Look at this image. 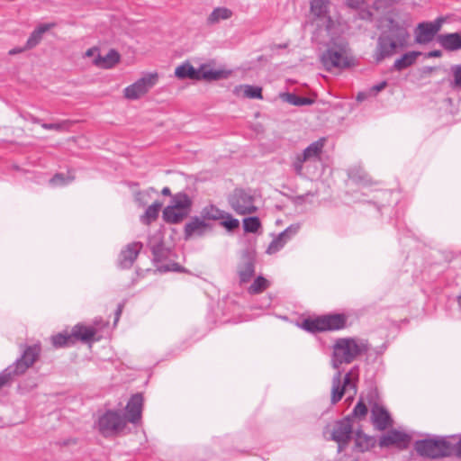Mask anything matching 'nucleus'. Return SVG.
Returning <instances> with one entry per match:
<instances>
[{"mask_svg":"<svg viewBox=\"0 0 461 461\" xmlns=\"http://www.w3.org/2000/svg\"><path fill=\"white\" fill-rule=\"evenodd\" d=\"M372 8L378 16L376 28L380 32L373 58L381 63L408 46L411 23L409 15L398 8L396 0H374Z\"/></svg>","mask_w":461,"mask_h":461,"instance_id":"f257e3e1","label":"nucleus"},{"mask_svg":"<svg viewBox=\"0 0 461 461\" xmlns=\"http://www.w3.org/2000/svg\"><path fill=\"white\" fill-rule=\"evenodd\" d=\"M367 350L366 343L358 339H339L333 345L331 366L337 370L332 378L331 402L337 403L345 393L348 394L347 401L351 402L357 392L358 368L354 366L341 379L339 366L349 364L355 358Z\"/></svg>","mask_w":461,"mask_h":461,"instance_id":"f03ea898","label":"nucleus"},{"mask_svg":"<svg viewBox=\"0 0 461 461\" xmlns=\"http://www.w3.org/2000/svg\"><path fill=\"white\" fill-rule=\"evenodd\" d=\"M348 43L343 40L333 41L328 45L327 50L321 56V62L326 70L348 68L351 59L348 53Z\"/></svg>","mask_w":461,"mask_h":461,"instance_id":"7ed1b4c3","label":"nucleus"},{"mask_svg":"<svg viewBox=\"0 0 461 461\" xmlns=\"http://www.w3.org/2000/svg\"><path fill=\"white\" fill-rule=\"evenodd\" d=\"M414 448L420 456L432 459L449 456L453 454L452 444L444 438L417 440Z\"/></svg>","mask_w":461,"mask_h":461,"instance_id":"20e7f679","label":"nucleus"},{"mask_svg":"<svg viewBox=\"0 0 461 461\" xmlns=\"http://www.w3.org/2000/svg\"><path fill=\"white\" fill-rule=\"evenodd\" d=\"M330 0H312L310 13L316 26L324 28L329 34H334L339 21L330 14Z\"/></svg>","mask_w":461,"mask_h":461,"instance_id":"39448f33","label":"nucleus"},{"mask_svg":"<svg viewBox=\"0 0 461 461\" xmlns=\"http://www.w3.org/2000/svg\"><path fill=\"white\" fill-rule=\"evenodd\" d=\"M126 423L127 418L121 411H107L99 417L96 427L104 437H113L122 432Z\"/></svg>","mask_w":461,"mask_h":461,"instance_id":"423d86ee","label":"nucleus"},{"mask_svg":"<svg viewBox=\"0 0 461 461\" xmlns=\"http://www.w3.org/2000/svg\"><path fill=\"white\" fill-rule=\"evenodd\" d=\"M228 203L239 215L253 214L258 211L256 196L250 190L235 189L228 197Z\"/></svg>","mask_w":461,"mask_h":461,"instance_id":"0eeeda50","label":"nucleus"},{"mask_svg":"<svg viewBox=\"0 0 461 461\" xmlns=\"http://www.w3.org/2000/svg\"><path fill=\"white\" fill-rule=\"evenodd\" d=\"M325 145V139L321 138L311 143L303 153L296 154L292 162V168L297 176L303 175V164L305 162L319 161Z\"/></svg>","mask_w":461,"mask_h":461,"instance_id":"6e6552de","label":"nucleus"},{"mask_svg":"<svg viewBox=\"0 0 461 461\" xmlns=\"http://www.w3.org/2000/svg\"><path fill=\"white\" fill-rule=\"evenodd\" d=\"M346 324V318L342 314L325 315L314 320H305L303 327L309 331H324L342 329Z\"/></svg>","mask_w":461,"mask_h":461,"instance_id":"1a4fd4ad","label":"nucleus"},{"mask_svg":"<svg viewBox=\"0 0 461 461\" xmlns=\"http://www.w3.org/2000/svg\"><path fill=\"white\" fill-rule=\"evenodd\" d=\"M157 81V73L147 74L124 89V97L130 100L139 99L147 94L156 85Z\"/></svg>","mask_w":461,"mask_h":461,"instance_id":"9d476101","label":"nucleus"},{"mask_svg":"<svg viewBox=\"0 0 461 461\" xmlns=\"http://www.w3.org/2000/svg\"><path fill=\"white\" fill-rule=\"evenodd\" d=\"M444 23L443 17H438L433 22L420 23L414 32L415 41L419 44L429 43L440 31Z\"/></svg>","mask_w":461,"mask_h":461,"instance_id":"9b49d317","label":"nucleus"},{"mask_svg":"<svg viewBox=\"0 0 461 461\" xmlns=\"http://www.w3.org/2000/svg\"><path fill=\"white\" fill-rule=\"evenodd\" d=\"M40 352L41 348L39 345L26 347L21 357L7 367L12 369V374L14 375H23L34 364L40 355Z\"/></svg>","mask_w":461,"mask_h":461,"instance_id":"f8f14e48","label":"nucleus"},{"mask_svg":"<svg viewBox=\"0 0 461 461\" xmlns=\"http://www.w3.org/2000/svg\"><path fill=\"white\" fill-rule=\"evenodd\" d=\"M212 225L209 221H206L200 215L194 216L185 225V229H184L185 240H188L192 238L203 237L207 232L212 231Z\"/></svg>","mask_w":461,"mask_h":461,"instance_id":"ddd939ff","label":"nucleus"},{"mask_svg":"<svg viewBox=\"0 0 461 461\" xmlns=\"http://www.w3.org/2000/svg\"><path fill=\"white\" fill-rule=\"evenodd\" d=\"M352 434V423L349 417L338 421L332 430L331 439L339 445V452L347 446Z\"/></svg>","mask_w":461,"mask_h":461,"instance_id":"4468645a","label":"nucleus"},{"mask_svg":"<svg viewBox=\"0 0 461 461\" xmlns=\"http://www.w3.org/2000/svg\"><path fill=\"white\" fill-rule=\"evenodd\" d=\"M410 441V435L396 429H392L381 437L379 446L381 447L396 446L400 449H405L408 447Z\"/></svg>","mask_w":461,"mask_h":461,"instance_id":"2eb2a0df","label":"nucleus"},{"mask_svg":"<svg viewBox=\"0 0 461 461\" xmlns=\"http://www.w3.org/2000/svg\"><path fill=\"white\" fill-rule=\"evenodd\" d=\"M371 420L377 430H384L392 425V419L384 407L375 403L371 407Z\"/></svg>","mask_w":461,"mask_h":461,"instance_id":"dca6fc26","label":"nucleus"},{"mask_svg":"<svg viewBox=\"0 0 461 461\" xmlns=\"http://www.w3.org/2000/svg\"><path fill=\"white\" fill-rule=\"evenodd\" d=\"M143 406V397L140 393H136L131 397L127 405L126 411L128 420L131 423H137L141 419Z\"/></svg>","mask_w":461,"mask_h":461,"instance_id":"f3484780","label":"nucleus"},{"mask_svg":"<svg viewBox=\"0 0 461 461\" xmlns=\"http://www.w3.org/2000/svg\"><path fill=\"white\" fill-rule=\"evenodd\" d=\"M141 248L142 244L140 242L129 244L120 254V266L123 268L131 267L137 258Z\"/></svg>","mask_w":461,"mask_h":461,"instance_id":"a211bd4d","label":"nucleus"},{"mask_svg":"<svg viewBox=\"0 0 461 461\" xmlns=\"http://www.w3.org/2000/svg\"><path fill=\"white\" fill-rule=\"evenodd\" d=\"M438 44L447 51H456L461 49V33H445L437 37Z\"/></svg>","mask_w":461,"mask_h":461,"instance_id":"6ab92c4d","label":"nucleus"},{"mask_svg":"<svg viewBox=\"0 0 461 461\" xmlns=\"http://www.w3.org/2000/svg\"><path fill=\"white\" fill-rule=\"evenodd\" d=\"M241 283L249 282L255 273V260L249 254H244L238 269Z\"/></svg>","mask_w":461,"mask_h":461,"instance_id":"aec40b11","label":"nucleus"},{"mask_svg":"<svg viewBox=\"0 0 461 461\" xmlns=\"http://www.w3.org/2000/svg\"><path fill=\"white\" fill-rule=\"evenodd\" d=\"M55 26V23H42L35 28V30L31 33L30 37L28 38L26 44L24 46V49L26 50H32L35 48L42 40L43 34L53 28Z\"/></svg>","mask_w":461,"mask_h":461,"instance_id":"412c9836","label":"nucleus"},{"mask_svg":"<svg viewBox=\"0 0 461 461\" xmlns=\"http://www.w3.org/2000/svg\"><path fill=\"white\" fill-rule=\"evenodd\" d=\"M420 55V51H408L394 60L393 68L396 71H402L412 66Z\"/></svg>","mask_w":461,"mask_h":461,"instance_id":"4be33fe9","label":"nucleus"},{"mask_svg":"<svg viewBox=\"0 0 461 461\" xmlns=\"http://www.w3.org/2000/svg\"><path fill=\"white\" fill-rule=\"evenodd\" d=\"M187 214V212H184L169 204L163 210L162 217L167 223L176 224L182 221Z\"/></svg>","mask_w":461,"mask_h":461,"instance_id":"5701e85b","label":"nucleus"},{"mask_svg":"<svg viewBox=\"0 0 461 461\" xmlns=\"http://www.w3.org/2000/svg\"><path fill=\"white\" fill-rule=\"evenodd\" d=\"M120 60V56L117 51L111 50L105 56L96 55L93 63L103 68H111Z\"/></svg>","mask_w":461,"mask_h":461,"instance_id":"b1692460","label":"nucleus"},{"mask_svg":"<svg viewBox=\"0 0 461 461\" xmlns=\"http://www.w3.org/2000/svg\"><path fill=\"white\" fill-rule=\"evenodd\" d=\"M376 444L375 437L357 431L355 437V449L359 452H366L373 448Z\"/></svg>","mask_w":461,"mask_h":461,"instance_id":"393cba45","label":"nucleus"},{"mask_svg":"<svg viewBox=\"0 0 461 461\" xmlns=\"http://www.w3.org/2000/svg\"><path fill=\"white\" fill-rule=\"evenodd\" d=\"M199 70L195 69L189 62H185L177 66L175 69V76L178 79L199 80Z\"/></svg>","mask_w":461,"mask_h":461,"instance_id":"a878e982","label":"nucleus"},{"mask_svg":"<svg viewBox=\"0 0 461 461\" xmlns=\"http://www.w3.org/2000/svg\"><path fill=\"white\" fill-rule=\"evenodd\" d=\"M234 93L237 95H242L243 97L250 99H262V88L256 86L241 85L236 86Z\"/></svg>","mask_w":461,"mask_h":461,"instance_id":"bb28decb","label":"nucleus"},{"mask_svg":"<svg viewBox=\"0 0 461 461\" xmlns=\"http://www.w3.org/2000/svg\"><path fill=\"white\" fill-rule=\"evenodd\" d=\"M96 330L93 327L76 325L71 335L73 336V341L80 339L82 341H89L95 335Z\"/></svg>","mask_w":461,"mask_h":461,"instance_id":"cd10ccee","label":"nucleus"},{"mask_svg":"<svg viewBox=\"0 0 461 461\" xmlns=\"http://www.w3.org/2000/svg\"><path fill=\"white\" fill-rule=\"evenodd\" d=\"M162 205L163 203L159 201H155L152 204H150L146 209L144 214L140 216L141 222L149 225L152 221H156Z\"/></svg>","mask_w":461,"mask_h":461,"instance_id":"c85d7f7f","label":"nucleus"},{"mask_svg":"<svg viewBox=\"0 0 461 461\" xmlns=\"http://www.w3.org/2000/svg\"><path fill=\"white\" fill-rule=\"evenodd\" d=\"M279 96L282 101L294 106L311 105L314 103V100L312 98L298 96L292 93H282Z\"/></svg>","mask_w":461,"mask_h":461,"instance_id":"c756f323","label":"nucleus"},{"mask_svg":"<svg viewBox=\"0 0 461 461\" xmlns=\"http://www.w3.org/2000/svg\"><path fill=\"white\" fill-rule=\"evenodd\" d=\"M224 212L213 204H209L201 210L200 216L206 221H218L223 218Z\"/></svg>","mask_w":461,"mask_h":461,"instance_id":"7c9ffc66","label":"nucleus"},{"mask_svg":"<svg viewBox=\"0 0 461 461\" xmlns=\"http://www.w3.org/2000/svg\"><path fill=\"white\" fill-rule=\"evenodd\" d=\"M232 12L226 7H217L207 17V24L212 25L219 23L221 20L230 18Z\"/></svg>","mask_w":461,"mask_h":461,"instance_id":"2f4dec72","label":"nucleus"},{"mask_svg":"<svg viewBox=\"0 0 461 461\" xmlns=\"http://www.w3.org/2000/svg\"><path fill=\"white\" fill-rule=\"evenodd\" d=\"M191 200L185 194L178 193L172 197L171 205L189 213Z\"/></svg>","mask_w":461,"mask_h":461,"instance_id":"473e14b6","label":"nucleus"},{"mask_svg":"<svg viewBox=\"0 0 461 461\" xmlns=\"http://www.w3.org/2000/svg\"><path fill=\"white\" fill-rule=\"evenodd\" d=\"M52 345L55 348L68 347L74 344L71 333L60 332L51 337Z\"/></svg>","mask_w":461,"mask_h":461,"instance_id":"72a5a7b5","label":"nucleus"},{"mask_svg":"<svg viewBox=\"0 0 461 461\" xmlns=\"http://www.w3.org/2000/svg\"><path fill=\"white\" fill-rule=\"evenodd\" d=\"M199 80H218L222 77L223 72L214 69H206L204 66H202L199 69Z\"/></svg>","mask_w":461,"mask_h":461,"instance_id":"f704fd0d","label":"nucleus"},{"mask_svg":"<svg viewBox=\"0 0 461 461\" xmlns=\"http://www.w3.org/2000/svg\"><path fill=\"white\" fill-rule=\"evenodd\" d=\"M260 228L261 222L258 217H247L243 220V229L245 232L256 233Z\"/></svg>","mask_w":461,"mask_h":461,"instance_id":"c9c22d12","label":"nucleus"},{"mask_svg":"<svg viewBox=\"0 0 461 461\" xmlns=\"http://www.w3.org/2000/svg\"><path fill=\"white\" fill-rule=\"evenodd\" d=\"M154 194H157V190L153 187H149L147 190L136 193L135 200L140 206H144L149 202Z\"/></svg>","mask_w":461,"mask_h":461,"instance_id":"e433bc0d","label":"nucleus"},{"mask_svg":"<svg viewBox=\"0 0 461 461\" xmlns=\"http://www.w3.org/2000/svg\"><path fill=\"white\" fill-rule=\"evenodd\" d=\"M220 220L221 221V225L229 231H232L240 226V221L233 218V216L227 212H224L223 218Z\"/></svg>","mask_w":461,"mask_h":461,"instance_id":"4c0bfd02","label":"nucleus"},{"mask_svg":"<svg viewBox=\"0 0 461 461\" xmlns=\"http://www.w3.org/2000/svg\"><path fill=\"white\" fill-rule=\"evenodd\" d=\"M269 285L268 281L263 276H258L254 280L249 288V293L252 294H259L267 289Z\"/></svg>","mask_w":461,"mask_h":461,"instance_id":"58836bf2","label":"nucleus"},{"mask_svg":"<svg viewBox=\"0 0 461 461\" xmlns=\"http://www.w3.org/2000/svg\"><path fill=\"white\" fill-rule=\"evenodd\" d=\"M453 80L450 82V86L453 89L461 90V65H453L450 68Z\"/></svg>","mask_w":461,"mask_h":461,"instance_id":"ea45409f","label":"nucleus"},{"mask_svg":"<svg viewBox=\"0 0 461 461\" xmlns=\"http://www.w3.org/2000/svg\"><path fill=\"white\" fill-rule=\"evenodd\" d=\"M287 241L284 239V237L279 234L276 238H275L272 242L269 244L267 252L268 254H275L279 251Z\"/></svg>","mask_w":461,"mask_h":461,"instance_id":"a19ab883","label":"nucleus"},{"mask_svg":"<svg viewBox=\"0 0 461 461\" xmlns=\"http://www.w3.org/2000/svg\"><path fill=\"white\" fill-rule=\"evenodd\" d=\"M73 179L70 175L65 176L63 174H56L50 182L54 186H61L69 184Z\"/></svg>","mask_w":461,"mask_h":461,"instance_id":"79ce46f5","label":"nucleus"},{"mask_svg":"<svg viewBox=\"0 0 461 461\" xmlns=\"http://www.w3.org/2000/svg\"><path fill=\"white\" fill-rule=\"evenodd\" d=\"M301 229L300 223H294L288 226L284 231H282L280 234L284 237V239L288 241L291 240L294 236H295L299 230Z\"/></svg>","mask_w":461,"mask_h":461,"instance_id":"37998d69","label":"nucleus"},{"mask_svg":"<svg viewBox=\"0 0 461 461\" xmlns=\"http://www.w3.org/2000/svg\"><path fill=\"white\" fill-rule=\"evenodd\" d=\"M301 229L300 223H294L288 226L284 231H282L280 234L284 237V239L288 241L291 240L294 236H295L299 230Z\"/></svg>","mask_w":461,"mask_h":461,"instance_id":"c03bdc74","label":"nucleus"},{"mask_svg":"<svg viewBox=\"0 0 461 461\" xmlns=\"http://www.w3.org/2000/svg\"><path fill=\"white\" fill-rule=\"evenodd\" d=\"M41 125L45 130H54V131H63L68 128V122L63 121V122H57V123L42 122V123H41Z\"/></svg>","mask_w":461,"mask_h":461,"instance_id":"a18cd8bd","label":"nucleus"},{"mask_svg":"<svg viewBox=\"0 0 461 461\" xmlns=\"http://www.w3.org/2000/svg\"><path fill=\"white\" fill-rule=\"evenodd\" d=\"M366 413L367 408L366 404L363 402V401L360 400L355 406L352 415L356 418L362 419L366 415Z\"/></svg>","mask_w":461,"mask_h":461,"instance_id":"49530a36","label":"nucleus"},{"mask_svg":"<svg viewBox=\"0 0 461 461\" xmlns=\"http://www.w3.org/2000/svg\"><path fill=\"white\" fill-rule=\"evenodd\" d=\"M14 376L15 375L12 374L11 368L6 367L4 371H2L0 373V389L11 382Z\"/></svg>","mask_w":461,"mask_h":461,"instance_id":"de8ad7c7","label":"nucleus"},{"mask_svg":"<svg viewBox=\"0 0 461 461\" xmlns=\"http://www.w3.org/2000/svg\"><path fill=\"white\" fill-rule=\"evenodd\" d=\"M152 253H153L155 261L159 262L162 260V257L164 255V249L161 246L153 247Z\"/></svg>","mask_w":461,"mask_h":461,"instance_id":"09e8293b","label":"nucleus"},{"mask_svg":"<svg viewBox=\"0 0 461 461\" xmlns=\"http://www.w3.org/2000/svg\"><path fill=\"white\" fill-rule=\"evenodd\" d=\"M366 0H347V5L350 8L359 9L366 5Z\"/></svg>","mask_w":461,"mask_h":461,"instance_id":"8fccbe9b","label":"nucleus"},{"mask_svg":"<svg viewBox=\"0 0 461 461\" xmlns=\"http://www.w3.org/2000/svg\"><path fill=\"white\" fill-rule=\"evenodd\" d=\"M386 81H382L379 84L373 86L369 90L370 95H375L377 93L382 91L386 86Z\"/></svg>","mask_w":461,"mask_h":461,"instance_id":"3c124183","label":"nucleus"},{"mask_svg":"<svg viewBox=\"0 0 461 461\" xmlns=\"http://www.w3.org/2000/svg\"><path fill=\"white\" fill-rule=\"evenodd\" d=\"M453 447V454L456 456L457 457H461V438L458 440V442L456 445H452Z\"/></svg>","mask_w":461,"mask_h":461,"instance_id":"603ef678","label":"nucleus"},{"mask_svg":"<svg viewBox=\"0 0 461 461\" xmlns=\"http://www.w3.org/2000/svg\"><path fill=\"white\" fill-rule=\"evenodd\" d=\"M428 58H440L442 56V51L439 50H434L426 54Z\"/></svg>","mask_w":461,"mask_h":461,"instance_id":"864d4df0","label":"nucleus"},{"mask_svg":"<svg viewBox=\"0 0 461 461\" xmlns=\"http://www.w3.org/2000/svg\"><path fill=\"white\" fill-rule=\"evenodd\" d=\"M98 49L96 48H91V49H88L86 53H85V56L86 57H96V55H98Z\"/></svg>","mask_w":461,"mask_h":461,"instance_id":"5fc2aeb1","label":"nucleus"},{"mask_svg":"<svg viewBox=\"0 0 461 461\" xmlns=\"http://www.w3.org/2000/svg\"><path fill=\"white\" fill-rule=\"evenodd\" d=\"M23 50H27L24 49V47L23 48H14V49H12V50H9V54L10 55H14V54L23 52Z\"/></svg>","mask_w":461,"mask_h":461,"instance_id":"6e6d98bb","label":"nucleus"},{"mask_svg":"<svg viewBox=\"0 0 461 461\" xmlns=\"http://www.w3.org/2000/svg\"><path fill=\"white\" fill-rule=\"evenodd\" d=\"M161 194H162L163 195L169 196V195H171V191H170V189H169L168 187H167V186H166V187H164V188L161 190Z\"/></svg>","mask_w":461,"mask_h":461,"instance_id":"4d7b16f0","label":"nucleus"},{"mask_svg":"<svg viewBox=\"0 0 461 461\" xmlns=\"http://www.w3.org/2000/svg\"><path fill=\"white\" fill-rule=\"evenodd\" d=\"M366 93H359L357 96V101H363L366 99Z\"/></svg>","mask_w":461,"mask_h":461,"instance_id":"13d9d810","label":"nucleus"},{"mask_svg":"<svg viewBox=\"0 0 461 461\" xmlns=\"http://www.w3.org/2000/svg\"><path fill=\"white\" fill-rule=\"evenodd\" d=\"M121 312H122V306H119V307H118V309H117V311H116V318H115V321H118V319H119V316H120Z\"/></svg>","mask_w":461,"mask_h":461,"instance_id":"bf43d9fd","label":"nucleus"},{"mask_svg":"<svg viewBox=\"0 0 461 461\" xmlns=\"http://www.w3.org/2000/svg\"><path fill=\"white\" fill-rule=\"evenodd\" d=\"M159 270H162V271H169L171 270V268H169L168 267H164V266H160L158 267Z\"/></svg>","mask_w":461,"mask_h":461,"instance_id":"052dcab7","label":"nucleus"},{"mask_svg":"<svg viewBox=\"0 0 461 461\" xmlns=\"http://www.w3.org/2000/svg\"><path fill=\"white\" fill-rule=\"evenodd\" d=\"M32 122L33 123H38V124L41 123V120L39 118H36V117H32Z\"/></svg>","mask_w":461,"mask_h":461,"instance_id":"680f3d73","label":"nucleus"},{"mask_svg":"<svg viewBox=\"0 0 461 461\" xmlns=\"http://www.w3.org/2000/svg\"><path fill=\"white\" fill-rule=\"evenodd\" d=\"M349 176H350L352 179H354V180H356V179H357V176H356V175H354V174H353V172H350Z\"/></svg>","mask_w":461,"mask_h":461,"instance_id":"e2e57ef3","label":"nucleus"},{"mask_svg":"<svg viewBox=\"0 0 461 461\" xmlns=\"http://www.w3.org/2000/svg\"><path fill=\"white\" fill-rule=\"evenodd\" d=\"M457 303H458V306L461 310V295L457 297Z\"/></svg>","mask_w":461,"mask_h":461,"instance_id":"0e129e2a","label":"nucleus"},{"mask_svg":"<svg viewBox=\"0 0 461 461\" xmlns=\"http://www.w3.org/2000/svg\"><path fill=\"white\" fill-rule=\"evenodd\" d=\"M367 16H368V18H369V19H371V18H372V16H373V14H372V13H370V12H367Z\"/></svg>","mask_w":461,"mask_h":461,"instance_id":"69168bd1","label":"nucleus"}]
</instances>
